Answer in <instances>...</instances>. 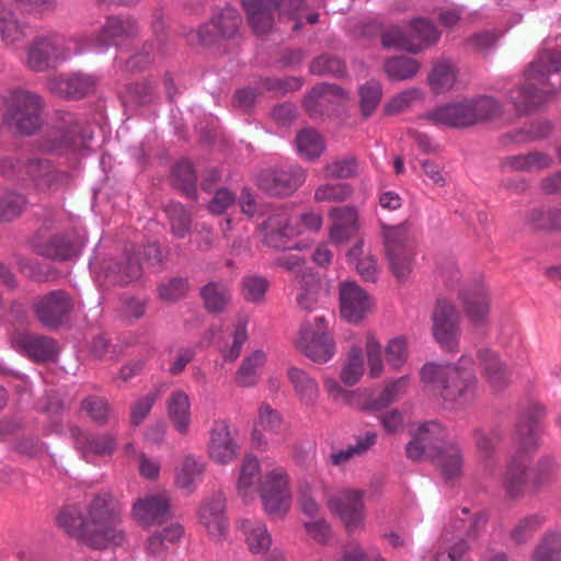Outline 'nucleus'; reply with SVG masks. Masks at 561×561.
<instances>
[{
    "label": "nucleus",
    "mask_w": 561,
    "mask_h": 561,
    "mask_svg": "<svg viewBox=\"0 0 561 561\" xmlns=\"http://www.w3.org/2000/svg\"><path fill=\"white\" fill-rule=\"evenodd\" d=\"M552 162V158L547 153L533 151L526 154L504 157L500 162V168L504 171L531 172L548 169L551 167Z\"/></svg>",
    "instance_id": "nucleus-34"
},
{
    "label": "nucleus",
    "mask_w": 561,
    "mask_h": 561,
    "mask_svg": "<svg viewBox=\"0 0 561 561\" xmlns=\"http://www.w3.org/2000/svg\"><path fill=\"white\" fill-rule=\"evenodd\" d=\"M471 112L468 100L447 103L425 114V118L435 125H445L451 128L471 127Z\"/></svg>",
    "instance_id": "nucleus-28"
},
{
    "label": "nucleus",
    "mask_w": 561,
    "mask_h": 561,
    "mask_svg": "<svg viewBox=\"0 0 561 561\" xmlns=\"http://www.w3.org/2000/svg\"><path fill=\"white\" fill-rule=\"evenodd\" d=\"M328 179L345 180L355 178L358 173V160L354 156L328 163L323 169Z\"/></svg>",
    "instance_id": "nucleus-64"
},
{
    "label": "nucleus",
    "mask_w": 561,
    "mask_h": 561,
    "mask_svg": "<svg viewBox=\"0 0 561 561\" xmlns=\"http://www.w3.org/2000/svg\"><path fill=\"white\" fill-rule=\"evenodd\" d=\"M184 529L180 524H172L150 535L145 550L148 557L160 558L168 553L169 547L180 541Z\"/></svg>",
    "instance_id": "nucleus-35"
},
{
    "label": "nucleus",
    "mask_w": 561,
    "mask_h": 561,
    "mask_svg": "<svg viewBox=\"0 0 561 561\" xmlns=\"http://www.w3.org/2000/svg\"><path fill=\"white\" fill-rule=\"evenodd\" d=\"M164 211L171 226V232L179 239L185 238L192 228V216L187 208L181 203L170 202Z\"/></svg>",
    "instance_id": "nucleus-51"
},
{
    "label": "nucleus",
    "mask_w": 561,
    "mask_h": 561,
    "mask_svg": "<svg viewBox=\"0 0 561 561\" xmlns=\"http://www.w3.org/2000/svg\"><path fill=\"white\" fill-rule=\"evenodd\" d=\"M241 4L255 34L268 33L277 12L294 21L293 31L302 26L299 13L305 10L306 0H241Z\"/></svg>",
    "instance_id": "nucleus-6"
},
{
    "label": "nucleus",
    "mask_w": 561,
    "mask_h": 561,
    "mask_svg": "<svg viewBox=\"0 0 561 561\" xmlns=\"http://www.w3.org/2000/svg\"><path fill=\"white\" fill-rule=\"evenodd\" d=\"M554 470L556 463L550 458H546L536 467L529 468L523 456H515L502 477V490L510 500L534 495L550 485Z\"/></svg>",
    "instance_id": "nucleus-4"
},
{
    "label": "nucleus",
    "mask_w": 561,
    "mask_h": 561,
    "mask_svg": "<svg viewBox=\"0 0 561 561\" xmlns=\"http://www.w3.org/2000/svg\"><path fill=\"white\" fill-rule=\"evenodd\" d=\"M265 229L264 243L278 251L299 249V243L293 238L298 233L290 224L289 215L285 211L272 214L262 224Z\"/></svg>",
    "instance_id": "nucleus-24"
},
{
    "label": "nucleus",
    "mask_w": 561,
    "mask_h": 561,
    "mask_svg": "<svg viewBox=\"0 0 561 561\" xmlns=\"http://www.w3.org/2000/svg\"><path fill=\"white\" fill-rule=\"evenodd\" d=\"M99 78L83 71L59 75L47 80L48 91L65 100H81L95 92Z\"/></svg>",
    "instance_id": "nucleus-19"
},
{
    "label": "nucleus",
    "mask_w": 561,
    "mask_h": 561,
    "mask_svg": "<svg viewBox=\"0 0 561 561\" xmlns=\"http://www.w3.org/2000/svg\"><path fill=\"white\" fill-rule=\"evenodd\" d=\"M32 309L36 320L50 331L69 325L75 309L72 296L64 289H54L34 298Z\"/></svg>",
    "instance_id": "nucleus-8"
},
{
    "label": "nucleus",
    "mask_w": 561,
    "mask_h": 561,
    "mask_svg": "<svg viewBox=\"0 0 561 561\" xmlns=\"http://www.w3.org/2000/svg\"><path fill=\"white\" fill-rule=\"evenodd\" d=\"M173 186L191 199L197 198V175L188 160L179 161L172 169Z\"/></svg>",
    "instance_id": "nucleus-43"
},
{
    "label": "nucleus",
    "mask_w": 561,
    "mask_h": 561,
    "mask_svg": "<svg viewBox=\"0 0 561 561\" xmlns=\"http://www.w3.org/2000/svg\"><path fill=\"white\" fill-rule=\"evenodd\" d=\"M561 71V50L541 49L525 71V84L511 90L510 99L519 115H526L557 92L549 76Z\"/></svg>",
    "instance_id": "nucleus-2"
},
{
    "label": "nucleus",
    "mask_w": 561,
    "mask_h": 561,
    "mask_svg": "<svg viewBox=\"0 0 561 561\" xmlns=\"http://www.w3.org/2000/svg\"><path fill=\"white\" fill-rule=\"evenodd\" d=\"M81 410L98 425H106L111 416V405L104 397L90 396L82 400Z\"/></svg>",
    "instance_id": "nucleus-59"
},
{
    "label": "nucleus",
    "mask_w": 561,
    "mask_h": 561,
    "mask_svg": "<svg viewBox=\"0 0 561 561\" xmlns=\"http://www.w3.org/2000/svg\"><path fill=\"white\" fill-rule=\"evenodd\" d=\"M199 295L206 310L210 313L222 312L231 300L228 286L221 282L207 283L201 288Z\"/></svg>",
    "instance_id": "nucleus-40"
},
{
    "label": "nucleus",
    "mask_w": 561,
    "mask_h": 561,
    "mask_svg": "<svg viewBox=\"0 0 561 561\" xmlns=\"http://www.w3.org/2000/svg\"><path fill=\"white\" fill-rule=\"evenodd\" d=\"M138 22L131 16L108 15L96 35L88 38V47L104 53L111 46L119 47L124 42L138 37Z\"/></svg>",
    "instance_id": "nucleus-13"
},
{
    "label": "nucleus",
    "mask_w": 561,
    "mask_h": 561,
    "mask_svg": "<svg viewBox=\"0 0 561 561\" xmlns=\"http://www.w3.org/2000/svg\"><path fill=\"white\" fill-rule=\"evenodd\" d=\"M456 79V69L454 65L446 59L436 61L428 75V83L436 94L450 90Z\"/></svg>",
    "instance_id": "nucleus-50"
},
{
    "label": "nucleus",
    "mask_w": 561,
    "mask_h": 561,
    "mask_svg": "<svg viewBox=\"0 0 561 561\" xmlns=\"http://www.w3.org/2000/svg\"><path fill=\"white\" fill-rule=\"evenodd\" d=\"M83 247L81 238L75 232L53 234L49 239L34 244V252L54 261H67L78 256Z\"/></svg>",
    "instance_id": "nucleus-25"
},
{
    "label": "nucleus",
    "mask_w": 561,
    "mask_h": 561,
    "mask_svg": "<svg viewBox=\"0 0 561 561\" xmlns=\"http://www.w3.org/2000/svg\"><path fill=\"white\" fill-rule=\"evenodd\" d=\"M409 39L420 53L434 46L440 38V32L433 21L425 18L413 19L410 22Z\"/></svg>",
    "instance_id": "nucleus-37"
},
{
    "label": "nucleus",
    "mask_w": 561,
    "mask_h": 561,
    "mask_svg": "<svg viewBox=\"0 0 561 561\" xmlns=\"http://www.w3.org/2000/svg\"><path fill=\"white\" fill-rule=\"evenodd\" d=\"M534 561H561V534L547 531L533 553Z\"/></svg>",
    "instance_id": "nucleus-53"
},
{
    "label": "nucleus",
    "mask_w": 561,
    "mask_h": 561,
    "mask_svg": "<svg viewBox=\"0 0 561 561\" xmlns=\"http://www.w3.org/2000/svg\"><path fill=\"white\" fill-rule=\"evenodd\" d=\"M142 274L141 262L135 254V247L130 245L119 256L104 260L99 277L107 286H128L139 282Z\"/></svg>",
    "instance_id": "nucleus-14"
},
{
    "label": "nucleus",
    "mask_w": 561,
    "mask_h": 561,
    "mask_svg": "<svg viewBox=\"0 0 561 561\" xmlns=\"http://www.w3.org/2000/svg\"><path fill=\"white\" fill-rule=\"evenodd\" d=\"M123 504L110 492L98 493L85 506V515L76 505L64 507L58 526L80 545L95 550L122 546L126 539L121 528Z\"/></svg>",
    "instance_id": "nucleus-1"
},
{
    "label": "nucleus",
    "mask_w": 561,
    "mask_h": 561,
    "mask_svg": "<svg viewBox=\"0 0 561 561\" xmlns=\"http://www.w3.org/2000/svg\"><path fill=\"white\" fill-rule=\"evenodd\" d=\"M385 254L392 274L398 280H405L411 273L412 252L408 245L405 224L381 225Z\"/></svg>",
    "instance_id": "nucleus-11"
},
{
    "label": "nucleus",
    "mask_w": 561,
    "mask_h": 561,
    "mask_svg": "<svg viewBox=\"0 0 561 561\" xmlns=\"http://www.w3.org/2000/svg\"><path fill=\"white\" fill-rule=\"evenodd\" d=\"M66 58L58 36L37 37L27 50V65L36 72L45 71Z\"/></svg>",
    "instance_id": "nucleus-23"
},
{
    "label": "nucleus",
    "mask_w": 561,
    "mask_h": 561,
    "mask_svg": "<svg viewBox=\"0 0 561 561\" xmlns=\"http://www.w3.org/2000/svg\"><path fill=\"white\" fill-rule=\"evenodd\" d=\"M310 73L314 76H328L343 78L346 76V64L343 59L332 54H321L312 59L309 65Z\"/></svg>",
    "instance_id": "nucleus-49"
},
{
    "label": "nucleus",
    "mask_w": 561,
    "mask_h": 561,
    "mask_svg": "<svg viewBox=\"0 0 561 561\" xmlns=\"http://www.w3.org/2000/svg\"><path fill=\"white\" fill-rule=\"evenodd\" d=\"M198 522L209 537L222 541L228 534L226 496L218 491L206 497L198 510Z\"/></svg>",
    "instance_id": "nucleus-21"
},
{
    "label": "nucleus",
    "mask_w": 561,
    "mask_h": 561,
    "mask_svg": "<svg viewBox=\"0 0 561 561\" xmlns=\"http://www.w3.org/2000/svg\"><path fill=\"white\" fill-rule=\"evenodd\" d=\"M236 433L226 420H217L211 424L206 445L207 456L215 463L226 466L239 456Z\"/></svg>",
    "instance_id": "nucleus-16"
},
{
    "label": "nucleus",
    "mask_w": 561,
    "mask_h": 561,
    "mask_svg": "<svg viewBox=\"0 0 561 561\" xmlns=\"http://www.w3.org/2000/svg\"><path fill=\"white\" fill-rule=\"evenodd\" d=\"M382 88L376 80H370L359 89V107L362 115L368 118L381 101Z\"/></svg>",
    "instance_id": "nucleus-60"
},
{
    "label": "nucleus",
    "mask_w": 561,
    "mask_h": 561,
    "mask_svg": "<svg viewBox=\"0 0 561 561\" xmlns=\"http://www.w3.org/2000/svg\"><path fill=\"white\" fill-rule=\"evenodd\" d=\"M545 517L539 514L528 515L517 522L511 531V538L516 543H525L542 526Z\"/></svg>",
    "instance_id": "nucleus-63"
},
{
    "label": "nucleus",
    "mask_w": 561,
    "mask_h": 561,
    "mask_svg": "<svg viewBox=\"0 0 561 561\" xmlns=\"http://www.w3.org/2000/svg\"><path fill=\"white\" fill-rule=\"evenodd\" d=\"M167 414L169 421L180 435H186L190 431L192 412L191 401L183 390L173 391L167 400Z\"/></svg>",
    "instance_id": "nucleus-31"
},
{
    "label": "nucleus",
    "mask_w": 561,
    "mask_h": 561,
    "mask_svg": "<svg viewBox=\"0 0 561 561\" xmlns=\"http://www.w3.org/2000/svg\"><path fill=\"white\" fill-rule=\"evenodd\" d=\"M241 21L237 9L226 7L203 24L197 32L192 31L191 34L197 37L202 46H211L220 39L232 38L238 33Z\"/></svg>",
    "instance_id": "nucleus-17"
},
{
    "label": "nucleus",
    "mask_w": 561,
    "mask_h": 561,
    "mask_svg": "<svg viewBox=\"0 0 561 561\" xmlns=\"http://www.w3.org/2000/svg\"><path fill=\"white\" fill-rule=\"evenodd\" d=\"M380 43L386 49L396 48L414 55L420 53V48L412 46L408 33L399 25L385 26Z\"/></svg>",
    "instance_id": "nucleus-54"
},
{
    "label": "nucleus",
    "mask_w": 561,
    "mask_h": 561,
    "mask_svg": "<svg viewBox=\"0 0 561 561\" xmlns=\"http://www.w3.org/2000/svg\"><path fill=\"white\" fill-rule=\"evenodd\" d=\"M340 311L350 323H359L370 310V299L366 291L355 282L340 284Z\"/></svg>",
    "instance_id": "nucleus-26"
},
{
    "label": "nucleus",
    "mask_w": 561,
    "mask_h": 561,
    "mask_svg": "<svg viewBox=\"0 0 561 561\" xmlns=\"http://www.w3.org/2000/svg\"><path fill=\"white\" fill-rule=\"evenodd\" d=\"M93 138L90 123L76 113L57 111L54 124L41 139V150L61 154L78 151Z\"/></svg>",
    "instance_id": "nucleus-5"
},
{
    "label": "nucleus",
    "mask_w": 561,
    "mask_h": 561,
    "mask_svg": "<svg viewBox=\"0 0 561 561\" xmlns=\"http://www.w3.org/2000/svg\"><path fill=\"white\" fill-rule=\"evenodd\" d=\"M119 99L129 108L156 104L160 99L158 83L150 78L126 83L119 92Z\"/></svg>",
    "instance_id": "nucleus-29"
},
{
    "label": "nucleus",
    "mask_w": 561,
    "mask_h": 561,
    "mask_svg": "<svg viewBox=\"0 0 561 561\" xmlns=\"http://www.w3.org/2000/svg\"><path fill=\"white\" fill-rule=\"evenodd\" d=\"M23 165L25 179L38 191H57L70 180L68 172L56 169L48 159L30 158Z\"/></svg>",
    "instance_id": "nucleus-22"
},
{
    "label": "nucleus",
    "mask_w": 561,
    "mask_h": 561,
    "mask_svg": "<svg viewBox=\"0 0 561 561\" xmlns=\"http://www.w3.org/2000/svg\"><path fill=\"white\" fill-rule=\"evenodd\" d=\"M447 437L446 428L438 422L423 423L407 445V455L412 460L434 458L444 447Z\"/></svg>",
    "instance_id": "nucleus-18"
},
{
    "label": "nucleus",
    "mask_w": 561,
    "mask_h": 561,
    "mask_svg": "<svg viewBox=\"0 0 561 561\" xmlns=\"http://www.w3.org/2000/svg\"><path fill=\"white\" fill-rule=\"evenodd\" d=\"M249 550L254 554L268 551L272 546V536L266 525L260 520L243 519L240 524Z\"/></svg>",
    "instance_id": "nucleus-36"
},
{
    "label": "nucleus",
    "mask_w": 561,
    "mask_h": 561,
    "mask_svg": "<svg viewBox=\"0 0 561 561\" xmlns=\"http://www.w3.org/2000/svg\"><path fill=\"white\" fill-rule=\"evenodd\" d=\"M257 425L276 435L275 443L282 444L286 440V431L283 428V421L279 413L270 405L263 404L259 409Z\"/></svg>",
    "instance_id": "nucleus-57"
},
{
    "label": "nucleus",
    "mask_w": 561,
    "mask_h": 561,
    "mask_svg": "<svg viewBox=\"0 0 561 561\" xmlns=\"http://www.w3.org/2000/svg\"><path fill=\"white\" fill-rule=\"evenodd\" d=\"M265 513L273 519L287 515L291 505L289 476L282 467H275L261 478L259 491Z\"/></svg>",
    "instance_id": "nucleus-9"
},
{
    "label": "nucleus",
    "mask_w": 561,
    "mask_h": 561,
    "mask_svg": "<svg viewBox=\"0 0 561 561\" xmlns=\"http://www.w3.org/2000/svg\"><path fill=\"white\" fill-rule=\"evenodd\" d=\"M158 297L164 302H175L186 297L190 290V282L186 277H173L161 283L158 288Z\"/></svg>",
    "instance_id": "nucleus-62"
},
{
    "label": "nucleus",
    "mask_w": 561,
    "mask_h": 561,
    "mask_svg": "<svg viewBox=\"0 0 561 561\" xmlns=\"http://www.w3.org/2000/svg\"><path fill=\"white\" fill-rule=\"evenodd\" d=\"M421 376L454 409L466 408L476 398L477 379L471 368L427 363L422 367Z\"/></svg>",
    "instance_id": "nucleus-3"
},
{
    "label": "nucleus",
    "mask_w": 561,
    "mask_h": 561,
    "mask_svg": "<svg viewBox=\"0 0 561 561\" xmlns=\"http://www.w3.org/2000/svg\"><path fill=\"white\" fill-rule=\"evenodd\" d=\"M525 224L534 230H561V207L530 209L525 215Z\"/></svg>",
    "instance_id": "nucleus-46"
},
{
    "label": "nucleus",
    "mask_w": 561,
    "mask_h": 561,
    "mask_svg": "<svg viewBox=\"0 0 561 561\" xmlns=\"http://www.w3.org/2000/svg\"><path fill=\"white\" fill-rule=\"evenodd\" d=\"M27 205L25 195L7 191L0 195V221H11L22 215Z\"/></svg>",
    "instance_id": "nucleus-55"
},
{
    "label": "nucleus",
    "mask_w": 561,
    "mask_h": 561,
    "mask_svg": "<svg viewBox=\"0 0 561 561\" xmlns=\"http://www.w3.org/2000/svg\"><path fill=\"white\" fill-rule=\"evenodd\" d=\"M42 98L33 92L19 90L12 94L3 114L2 124L13 134L32 136L43 125Z\"/></svg>",
    "instance_id": "nucleus-7"
},
{
    "label": "nucleus",
    "mask_w": 561,
    "mask_h": 561,
    "mask_svg": "<svg viewBox=\"0 0 561 561\" xmlns=\"http://www.w3.org/2000/svg\"><path fill=\"white\" fill-rule=\"evenodd\" d=\"M306 181L305 170L298 164L275 165L262 169L255 179L256 186L271 197L293 195Z\"/></svg>",
    "instance_id": "nucleus-10"
},
{
    "label": "nucleus",
    "mask_w": 561,
    "mask_h": 561,
    "mask_svg": "<svg viewBox=\"0 0 561 561\" xmlns=\"http://www.w3.org/2000/svg\"><path fill=\"white\" fill-rule=\"evenodd\" d=\"M343 94V89L335 83H318L305 96L304 106L310 115L320 114L323 103L330 102L327 96H342Z\"/></svg>",
    "instance_id": "nucleus-45"
},
{
    "label": "nucleus",
    "mask_w": 561,
    "mask_h": 561,
    "mask_svg": "<svg viewBox=\"0 0 561 561\" xmlns=\"http://www.w3.org/2000/svg\"><path fill=\"white\" fill-rule=\"evenodd\" d=\"M268 280L259 275L244 276L241 282L242 297L252 304H262L268 289Z\"/></svg>",
    "instance_id": "nucleus-61"
},
{
    "label": "nucleus",
    "mask_w": 561,
    "mask_h": 561,
    "mask_svg": "<svg viewBox=\"0 0 561 561\" xmlns=\"http://www.w3.org/2000/svg\"><path fill=\"white\" fill-rule=\"evenodd\" d=\"M264 353H250L242 362L236 375L238 385L249 387L256 383L259 369L264 365Z\"/></svg>",
    "instance_id": "nucleus-56"
},
{
    "label": "nucleus",
    "mask_w": 561,
    "mask_h": 561,
    "mask_svg": "<svg viewBox=\"0 0 561 561\" xmlns=\"http://www.w3.org/2000/svg\"><path fill=\"white\" fill-rule=\"evenodd\" d=\"M436 466L440 468L446 479H455L461 476L463 467V458L461 449L456 444H446L432 458Z\"/></svg>",
    "instance_id": "nucleus-38"
},
{
    "label": "nucleus",
    "mask_w": 561,
    "mask_h": 561,
    "mask_svg": "<svg viewBox=\"0 0 561 561\" xmlns=\"http://www.w3.org/2000/svg\"><path fill=\"white\" fill-rule=\"evenodd\" d=\"M205 470L206 462L201 456L183 455L174 468V483L180 490L193 493L203 480Z\"/></svg>",
    "instance_id": "nucleus-27"
},
{
    "label": "nucleus",
    "mask_w": 561,
    "mask_h": 561,
    "mask_svg": "<svg viewBox=\"0 0 561 561\" xmlns=\"http://www.w3.org/2000/svg\"><path fill=\"white\" fill-rule=\"evenodd\" d=\"M333 211L340 220H345V224H337L332 227L330 237L336 243L345 242L355 232L356 211L348 206L335 208Z\"/></svg>",
    "instance_id": "nucleus-58"
},
{
    "label": "nucleus",
    "mask_w": 561,
    "mask_h": 561,
    "mask_svg": "<svg viewBox=\"0 0 561 561\" xmlns=\"http://www.w3.org/2000/svg\"><path fill=\"white\" fill-rule=\"evenodd\" d=\"M70 435L76 448L85 459L91 455H110L116 447L115 437L108 434L93 435L83 432L79 427H71Z\"/></svg>",
    "instance_id": "nucleus-30"
},
{
    "label": "nucleus",
    "mask_w": 561,
    "mask_h": 561,
    "mask_svg": "<svg viewBox=\"0 0 561 561\" xmlns=\"http://www.w3.org/2000/svg\"><path fill=\"white\" fill-rule=\"evenodd\" d=\"M295 141L299 154L310 161L319 159L325 150L322 136L313 128H305L300 130L297 134Z\"/></svg>",
    "instance_id": "nucleus-48"
},
{
    "label": "nucleus",
    "mask_w": 561,
    "mask_h": 561,
    "mask_svg": "<svg viewBox=\"0 0 561 561\" xmlns=\"http://www.w3.org/2000/svg\"><path fill=\"white\" fill-rule=\"evenodd\" d=\"M261 465L254 455H245L237 481L238 495L245 502L255 497L260 488Z\"/></svg>",
    "instance_id": "nucleus-32"
},
{
    "label": "nucleus",
    "mask_w": 561,
    "mask_h": 561,
    "mask_svg": "<svg viewBox=\"0 0 561 561\" xmlns=\"http://www.w3.org/2000/svg\"><path fill=\"white\" fill-rule=\"evenodd\" d=\"M433 336L442 348L453 351L460 334L459 313L448 300L438 299L433 312Z\"/></svg>",
    "instance_id": "nucleus-20"
},
{
    "label": "nucleus",
    "mask_w": 561,
    "mask_h": 561,
    "mask_svg": "<svg viewBox=\"0 0 561 561\" xmlns=\"http://www.w3.org/2000/svg\"><path fill=\"white\" fill-rule=\"evenodd\" d=\"M365 492L358 489H345L332 495L327 506L337 516L348 533L364 529L366 520Z\"/></svg>",
    "instance_id": "nucleus-12"
},
{
    "label": "nucleus",
    "mask_w": 561,
    "mask_h": 561,
    "mask_svg": "<svg viewBox=\"0 0 561 561\" xmlns=\"http://www.w3.org/2000/svg\"><path fill=\"white\" fill-rule=\"evenodd\" d=\"M459 297L467 316L473 324L481 323L489 313V295L481 284H473L462 289Z\"/></svg>",
    "instance_id": "nucleus-33"
},
{
    "label": "nucleus",
    "mask_w": 561,
    "mask_h": 561,
    "mask_svg": "<svg viewBox=\"0 0 561 561\" xmlns=\"http://www.w3.org/2000/svg\"><path fill=\"white\" fill-rule=\"evenodd\" d=\"M11 346L18 351H57V343L46 335L15 330L10 335Z\"/></svg>",
    "instance_id": "nucleus-39"
},
{
    "label": "nucleus",
    "mask_w": 561,
    "mask_h": 561,
    "mask_svg": "<svg viewBox=\"0 0 561 561\" xmlns=\"http://www.w3.org/2000/svg\"><path fill=\"white\" fill-rule=\"evenodd\" d=\"M133 519L142 527L162 525L171 516V501L167 492L148 493L131 505Z\"/></svg>",
    "instance_id": "nucleus-15"
},
{
    "label": "nucleus",
    "mask_w": 561,
    "mask_h": 561,
    "mask_svg": "<svg viewBox=\"0 0 561 561\" xmlns=\"http://www.w3.org/2000/svg\"><path fill=\"white\" fill-rule=\"evenodd\" d=\"M383 69L391 81H405L415 77L420 62L411 57L394 56L386 59Z\"/></svg>",
    "instance_id": "nucleus-47"
},
{
    "label": "nucleus",
    "mask_w": 561,
    "mask_h": 561,
    "mask_svg": "<svg viewBox=\"0 0 561 561\" xmlns=\"http://www.w3.org/2000/svg\"><path fill=\"white\" fill-rule=\"evenodd\" d=\"M472 125L490 122L502 115V105L490 95H478L468 100Z\"/></svg>",
    "instance_id": "nucleus-42"
},
{
    "label": "nucleus",
    "mask_w": 561,
    "mask_h": 561,
    "mask_svg": "<svg viewBox=\"0 0 561 561\" xmlns=\"http://www.w3.org/2000/svg\"><path fill=\"white\" fill-rule=\"evenodd\" d=\"M298 282L301 293L297 296V304L304 310H312L318 304V297L322 289V284L317 273L304 272Z\"/></svg>",
    "instance_id": "nucleus-44"
},
{
    "label": "nucleus",
    "mask_w": 561,
    "mask_h": 561,
    "mask_svg": "<svg viewBox=\"0 0 561 561\" xmlns=\"http://www.w3.org/2000/svg\"><path fill=\"white\" fill-rule=\"evenodd\" d=\"M298 346L301 351H332L335 343L328 332L305 327L300 330Z\"/></svg>",
    "instance_id": "nucleus-52"
},
{
    "label": "nucleus",
    "mask_w": 561,
    "mask_h": 561,
    "mask_svg": "<svg viewBox=\"0 0 561 561\" xmlns=\"http://www.w3.org/2000/svg\"><path fill=\"white\" fill-rule=\"evenodd\" d=\"M288 378L300 402L313 405L318 399V382L304 370L293 367L288 369Z\"/></svg>",
    "instance_id": "nucleus-41"
}]
</instances>
